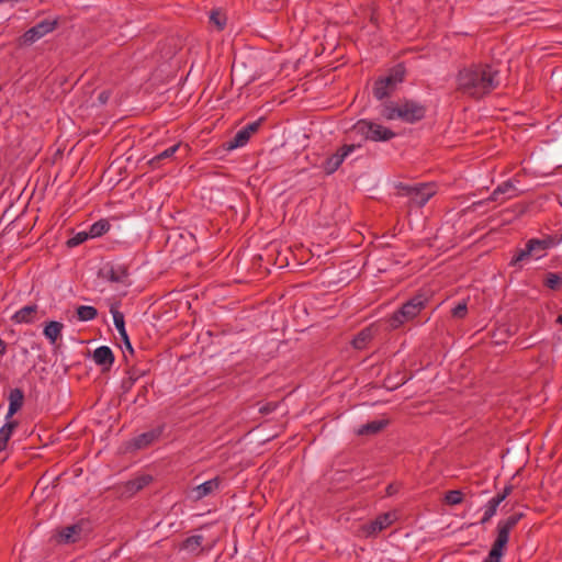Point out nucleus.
<instances>
[{"label":"nucleus","instance_id":"obj_1","mask_svg":"<svg viewBox=\"0 0 562 562\" xmlns=\"http://www.w3.org/2000/svg\"><path fill=\"white\" fill-rule=\"evenodd\" d=\"M499 83V71L487 64L465 67L459 71L457 77L458 90L473 99H481L490 94Z\"/></svg>","mask_w":562,"mask_h":562},{"label":"nucleus","instance_id":"obj_2","mask_svg":"<svg viewBox=\"0 0 562 562\" xmlns=\"http://www.w3.org/2000/svg\"><path fill=\"white\" fill-rule=\"evenodd\" d=\"M380 114L387 121L402 120L413 124L425 117L426 108L413 100H401L383 104Z\"/></svg>","mask_w":562,"mask_h":562},{"label":"nucleus","instance_id":"obj_3","mask_svg":"<svg viewBox=\"0 0 562 562\" xmlns=\"http://www.w3.org/2000/svg\"><path fill=\"white\" fill-rule=\"evenodd\" d=\"M427 303V295L416 294L391 315L389 318L390 327L396 329L406 322L413 321L426 307Z\"/></svg>","mask_w":562,"mask_h":562},{"label":"nucleus","instance_id":"obj_4","mask_svg":"<svg viewBox=\"0 0 562 562\" xmlns=\"http://www.w3.org/2000/svg\"><path fill=\"white\" fill-rule=\"evenodd\" d=\"M557 244L555 239L548 236L543 239L531 238L527 241L525 248L517 249L510 260L512 266L529 260L540 259L546 256L547 250Z\"/></svg>","mask_w":562,"mask_h":562},{"label":"nucleus","instance_id":"obj_5","mask_svg":"<svg viewBox=\"0 0 562 562\" xmlns=\"http://www.w3.org/2000/svg\"><path fill=\"white\" fill-rule=\"evenodd\" d=\"M351 132L373 142H386L395 136V133L390 128L367 120L358 121L352 126Z\"/></svg>","mask_w":562,"mask_h":562},{"label":"nucleus","instance_id":"obj_6","mask_svg":"<svg viewBox=\"0 0 562 562\" xmlns=\"http://www.w3.org/2000/svg\"><path fill=\"white\" fill-rule=\"evenodd\" d=\"M400 194L409 199L413 206H424L435 194L436 187L434 183H418L415 186H398Z\"/></svg>","mask_w":562,"mask_h":562},{"label":"nucleus","instance_id":"obj_7","mask_svg":"<svg viewBox=\"0 0 562 562\" xmlns=\"http://www.w3.org/2000/svg\"><path fill=\"white\" fill-rule=\"evenodd\" d=\"M405 68L402 65L395 66L387 76L379 78L374 82L373 95L378 100H382L395 90L397 83L404 80Z\"/></svg>","mask_w":562,"mask_h":562},{"label":"nucleus","instance_id":"obj_8","mask_svg":"<svg viewBox=\"0 0 562 562\" xmlns=\"http://www.w3.org/2000/svg\"><path fill=\"white\" fill-rule=\"evenodd\" d=\"M524 517L522 513H516L507 517L506 519L499 520L497 524V535L492 547L497 548L505 552L510 531L517 526L519 520Z\"/></svg>","mask_w":562,"mask_h":562},{"label":"nucleus","instance_id":"obj_9","mask_svg":"<svg viewBox=\"0 0 562 562\" xmlns=\"http://www.w3.org/2000/svg\"><path fill=\"white\" fill-rule=\"evenodd\" d=\"M58 25L57 19H45L33 27L29 29L21 37L23 45H30L53 32Z\"/></svg>","mask_w":562,"mask_h":562},{"label":"nucleus","instance_id":"obj_10","mask_svg":"<svg viewBox=\"0 0 562 562\" xmlns=\"http://www.w3.org/2000/svg\"><path fill=\"white\" fill-rule=\"evenodd\" d=\"M397 519L395 512H389L379 515L374 520L362 527V530L367 537L374 536L382 530L390 527Z\"/></svg>","mask_w":562,"mask_h":562},{"label":"nucleus","instance_id":"obj_11","mask_svg":"<svg viewBox=\"0 0 562 562\" xmlns=\"http://www.w3.org/2000/svg\"><path fill=\"white\" fill-rule=\"evenodd\" d=\"M356 147H357L356 145H344L339 150H337L336 154L328 157L323 165L325 172L327 175L334 173L339 168V166L342 164L345 158L350 153H352L356 149Z\"/></svg>","mask_w":562,"mask_h":562},{"label":"nucleus","instance_id":"obj_12","mask_svg":"<svg viewBox=\"0 0 562 562\" xmlns=\"http://www.w3.org/2000/svg\"><path fill=\"white\" fill-rule=\"evenodd\" d=\"M221 480L218 477L211 479L192 490V498L194 501H200L220 488Z\"/></svg>","mask_w":562,"mask_h":562},{"label":"nucleus","instance_id":"obj_13","mask_svg":"<svg viewBox=\"0 0 562 562\" xmlns=\"http://www.w3.org/2000/svg\"><path fill=\"white\" fill-rule=\"evenodd\" d=\"M162 434V427H157L149 431L143 432L133 439V447L144 449L156 441Z\"/></svg>","mask_w":562,"mask_h":562},{"label":"nucleus","instance_id":"obj_14","mask_svg":"<svg viewBox=\"0 0 562 562\" xmlns=\"http://www.w3.org/2000/svg\"><path fill=\"white\" fill-rule=\"evenodd\" d=\"M37 314V305H26L22 308H20L15 314L12 316V321L15 324H30L33 323L36 319Z\"/></svg>","mask_w":562,"mask_h":562},{"label":"nucleus","instance_id":"obj_15","mask_svg":"<svg viewBox=\"0 0 562 562\" xmlns=\"http://www.w3.org/2000/svg\"><path fill=\"white\" fill-rule=\"evenodd\" d=\"M93 360L97 364L110 369L114 362V355L110 347L101 346L93 351Z\"/></svg>","mask_w":562,"mask_h":562},{"label":"nucleus","instance_id":"obj_16","mask_svg":"<svg viewBox=\"0 0 562 562\" xmlns=\"http://www.w3.org/2000/svg\"><path fill=\"white\" fill-rule=\"evenodd\" d=\"M24 394L21 389H13L9 394V409L5 419H10L23 405Z\"/></svg>","mask_w":562,"mask_h":562},{"label":"nucleus","instance_id":"obj_17","mask_svg":"<svg viewBox=\"0 0 562 562\" xmlns=\"http://www.w3.org/2000/svg\"><path fill=\"white\" fill-rule=\"evenodd\" d=\"M81 530V526L78 524L67 526L59 530L58 541L63 543L76 542L79 539Z\"/></svg>","mask_w":562,"mask_h":562},{"label":"nucleus","instance_id":"obj_18","mask_svg":"<svg viewBox=\"0 0 562 562\" xmlns=\"http://www.w3.org/2000/svg\"><path fill=\"white\" fill-rule=\"evenodd\" d=\"M153 481V477L150 475H140L134 480L128 481L125 484V490L127 493L135 494L138 491L143 490L145 486H147Z\"/></svg>","mask_w":562,"mask_h":562},{"label":"nucleus","instance_id":"obj_19","mask_svg":"<svg viewBox=\"0 0 562 562\" xmlns=\"http://www.w3.org/2000/svg\"><path fill=\"white\" fill-rule=\"evenodd\" d=\"M502 194H507V199H510L516 196L518 192L515 184L512 181H505L493 191L491 200L497 201L498 196Z\"/></svg>","mask_w":562,"mask_h":562},{"label":"nucleus","instance_id":"obj_20","mask_svg":"<svg viewBox=\"0 0 562 562\" xmlns=\"http://www.w3.org/2000/svg\"><path fill=\"white\" fill-rule=\"evenodd\" d=\"M385 425L386 422L384 420H373L359 427L356 432L359 436L375 435L380 432L385 427Z\"/></svg>","mask_w":562,"mask_h":562},{"label":"nucleus","instance_id":"obj_21","mask_svg":"<svg viewBox=\"0 0 562 562\" xmlns=\"http://www.w3.org/2000/svg\"><path fill=\"white\" fill-rule=\"evenodd\" d=\"M64 325L61 323L50 321L44 328V335L52 344H55L60 337Z\"/></svg>","mask_w":562,"mask_h":562},{"label":"nucleus","instance_id":"obj_22","mask_svg":"<svg viewBox=\"0 0 562 562\" xmlns=\"http://www.w3.org/2000/svg\"><path fill=\"white\" fill-rule=\"evenodd\" d=\"M16 427H18V422L11 420V422H7L0 428V451L4 450L7 448V445L13 434V430Z\"/></svg>","mask_w":562,"mask_h":562},{"label":"nucleus","instance_id":"obj_23","mask_svg":"<svg viewBox=\"0 0 562 562\" xmlns=\"http://www.w3.org/2000/svg\"><path fill=\"white\" fill-rule=\"evenodd\" d=\"M250 139L248 132L239 130L235 136L226 143V149L232 150L245 146Z\"/></svg>","mask_w":562,"mask_h":562},{"label":"nucleus","instance_id":"obj_24","mask_svg":"<svg viewBox=\"0 0 562 562\" xmlns=\"http://www.w3.org/2000/svg\"><path fill=\"white\" fill-rule=\"evenodd\" d=\"M204 541V537L201 536V535H194V536H191V537H188L181 544V548L183 550H187L189 552H199L201 547H202V543Z\"/></svg>","mask_w":562,"mask_h":562},{"label":"nucleus","instance_id":"obj_25","mask_svg":"<svg viewBox=\"0 0 562 562\" xmlns=\"http://www.w3.org/2000/svg\"><path fill=\"white\" fill-rule=\"evenodd\" d=\"M114 325L122 338V340H127V333L125 329V322H124V315L117 310H111Z\"/></svg>","mask_w":562,"mask_h":562},{"label":"nucleus","instance_id":"obj_26","mask_svg":"<svg viewBox=\"0 0 562 562\" xmlns=\"http://www.w3.org/2000/svg\"><path fill=\"white\" fill-rule=\"evenodd\" d=\"M110 229V223L106 220H100L93 223L89 228L91 238L100 237Z\"/></svg>","mask_w":562,"mask_h":562},{"label":"nucleus","instance_id":"obj_27","mask_svg":"<svg viewBox=\"0 0 562 562\" xmlns=\"http://www.w3.org/2000/svg\"><path fill=\"white\" fill-rule=\"evenodd\" d=\"M128 270L125 266L121 265L117 267H113L110 270L109 279L113 282L124 283L127 280Z\"/></svg>","mask_w":562,"mask_h":562},{"label":"nucleus","instance_id":"obj_28","mask_svg":"<svg viewBox=\"0 0 562 562\" xmlns=\"http://www.w3.org/2000/svg\"><path fill=\"white\" fill-rule=\"evenodd\" d=\"M98 311L93 306L81 305L77 308V316L79 321L88 322L97 317Z\"/></svg>","mask_w":562,"mask_h":562},{"label":"nucleus","instance_id":"obj_29","mask_svg":"<svg viewBox=\"0 0 562 562\" xmlns=\"http://www.w3.org/2000/svg\"><path fill=\"white\" fill-rule=\"evenodd\" d=\"M543 284L551 290H559L562 285V274L555 272H548L544 276Z\"/></svg>","mask_w":562,"mask_h":562},{"label":"nucleus","instance_id":"obj_30","mask_svg":"<svg viewBox=\"0 0 562 562\" xmlns=\"http://www.w3.org/2000/svg\"><path fill=\"white\" fill-rule=\"evenodd\" d=\"M179 147H180V144H176V145L170 146L169 148L165 149L164 151H161L160 154L155 156L149 161V164L153 167H157L161 160L167 159V158H171L175 155V153L179 149Z\"/></svg>","mask_w":562,"mask_h":562},{"label":"nucleus","instance_id":"obj_31","mask_svg":"<svg viewBox=\"0 0 562 562\" xmlns=\"http://www.w3.org/2000/svg\"><path fill=\"white\" fill-rule=\"evenodd\" d=\"M498 505L491 498L484 507V515L481 519V524H485L496 514Z\"/></svg>","mask_w":562,"mask_h":562},{"label":"nucleus","instance_id":"obj_32","mask_svg":"<svg viewBox=\"0 0 562 562\" xmlns=\"http://www.w3.org/2000/svg\"><path fill=\"white\" fill-rule=\"evenodd\" d=\"M463 501V494L461 491L452 490L446 493L445 502L448 505H458L462 503Z\"/></svg>","mask_w":562,"mask_h":562},{"label":"nucleus","instance_id":"obj_33","mask_svg":"<svg viewBox=\"0 0 562 562\" xmlns=\"http://www.w3.org/2000/svg\"><path fill=\"white\" fill-rule=\"evenodd\" d=\"M369 338L370 333L368 330H362L355 337V339L352 340V345L356 349H362L364 348Z\"/></svg>","mask_w":562,"mask_h":562},{"label":"nucleus","instance_id":"obj_34","mask_svg":"<svg viewBox=\"0 0 562 562\" xmlns=\"http://www.w3.org/2000/svg\"><path fill=\"white\" fill-rule=\"evenodd\" d=\"M88 238H91L90 235H89V232H80V233H77L70 239H68L67 245L69 247H75V246H78V245L82 244Z\"/></svg>","mask_w":562,"mask_h":562},{"label":"nucleus","instance_id":"obj_35","mask_svg":"<svg viewBox=\"0 0 562 562\" xmlns=\"http://www.w3.org/2000/svg\"><path fill=\"white\" fill-rule=\"evenodd\" d=\"M504 553V551L492 547L491 551L488 552L487 557L484 559L483 562H501Z\"/></svg>","mask_w":562,"mask_h":562},{"label":"nucleus","instance_id":"obj_36","mask_svg":"<svg viewBox=\"0 0 562 562\" xmlns=\"http://www.w3.org/2000/svg\"><path fill=\"white\" fill-rule=\"evenodd\" d=\"M451 313L454 318H459V319L464 318L468 313L467 303L460 302L456 307L452 308Z\"/></svg>","mask_w":562,"mask_h":562},{"label":"nucleus","instance_id":"obj_37","mask_svg":"<svg viewBox=\"0 0 562 562\" xmlns=\"http://www.w3.org/2000/svg\"><path fill=\"white\" fill-rule=\"evenodd\" d=\"M210 20L214 23L218 30H223L226 23V19L220 12H212Z\"/></svg>","mask_w":562,"mask_h":562},{"label":"nucleus","instance_id":"obj_38","mask_svg":"<svg viewBox=\"0 0 562 562\" xmlns=\"http://www.w3.org/2000/svg\"><path fill=\"white\" fill-rule=\"evenodd\" d=\"M262 119H259L252 123L247 124L244 128V131L248 132V135L251 137L255 133L258 132L260 125H261Z\"/></svg>","mask_w":562,"mask_h":562},{"label":"nucleus","instance_id":"obj_39","mask_svg":"<svg viewBox=\"0 0 562 562\" xmlns=\"http://www.w3.org/2000/svg\"><path fill=\"white\" fill-rule=\"evenodd\" d=\"M400 490V485L396 483H391L386 486L385 493L387 496H393Z\"/></svg>","mask_w":562,"mask_h":562},{"label":"nucleus","instance_id":"obj_40","mask_svg":"<svg viewBox=\"0 0 562 562\" xmlns=\"http://www.w3.org/2000/svg\"><path fill=\"white\" fill-rule=\"evenodd\" d=\"M506 498V496L503 494V493H498L497 495H495L492 499L494 501V503H496L498 506L499 504Z\"/></svg>","mask_w":562,"mask_h":562},{"label":"nucleus","instance_id":"obj_41","mask_svg":"<svg viewBox=\"0 0 562 562\" xmlns=\"http://www.w3.org/2000/svg\"><path fill=\"white\" fill-rule=\"evenodd\" d=\"M7 352V344L3 339L0 338V356H3Z\"/></svg>","mask_w":562,"mask_h":562},{"label":"nucleus","instance_id":"obj_42","mask_svg":"<svg viewBox=\"0 0 562 562\" xmlns=\"http://www.w3.org/2000/svg\"><path fill=\"white\" fill-rule=\"evenodd\" d=\"M108 98H109V94L105 91L101 92L100 95H99V100L102 103L106 102Z\"/></svg>","mask_w":562,"mask_h":562},{"label":"nucleus","instance_id":"obj_43","mask_svg":"<svg viewBox=\"0 0 562 562\" xmlns=\"http://www.w3.org/2000/svg\"><path fill=\"white\" fill-rule=\"evenodd\" d=\"M513 491V486L512 485H507L505 486V488L503 490V494L507 497Z\"/></svg>","mask_w":562,"mask_h":562},{"label":"nucleus","instance_id":"obj_44","mask_svg":"<svg viewBox=\"0 0 562 562\" xmlns=\"http://www.w3.org/2000/svg\"><path fill=\"white\" fill-rule=\"evenodd\" d=\"M123 341H124V344H125V346H126V349H127L131 353H133V351H134V350H133V347H132V345H131V342H130V339L127 338V340H123Z\"/></svg>","mask_w":562,"mask_h":562},{"label":"nucleus","instance_id":"obj_45","mask_svg":"<svg viewBox=\"0 0 562 562\" xmlns=\"http://www.w3.org/2000/svg\"><path fill=\"white\" fill-rule=\"evenodd\" d=\"M557 323L561 324L562 325V314L558 316L557 318Z\"/></svg>","mask_w":562,"mask_h":562},{"label":"nucleus","instance_id":"obj_46","mask_svg":"<svg viewBox=\"0 0 562 562\" xmlns=\"http://www.w3.org/2000/svg\"><path fill=\"white\" fill-rule=\"evenodd\" d=\"M133 383H134V380H133V379H130V381H128V387H131Z\"/></svg>","mask_w":562,"mask_h":562}]
</instances>
